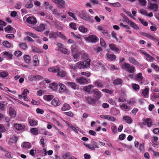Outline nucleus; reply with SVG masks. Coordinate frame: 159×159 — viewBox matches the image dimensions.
I'll return each mask as SVG.
<instances>
[{"label":"nucleus","instance_id":"obj_35","mask_svg":"<svg viewBox=\"0 0 159 159\" xmlns=\"http://www.w3.org/2000/svg\"><path fill=\"white\" fill-rule=\"evenodd\" d=\"M43 98L45 100L47 101H50L53 99V96L50 95H45L43 96Z\"/></svg>","mask_w":159,"mask_h":159},{"label":"nucleus","instance_id":"obj_1","mask_svg":"<svg viewBox=\"0 0 159 159\" xmlns=\"http://www.w3.org/2000/svg\"><path fill=\"white\" fill-rule=\"evenodd\" d=\"M76 14L86 21H88L91 23H93L94 22L93 19L90 17L84 10H82L81 12H76Z\"/></svg>","mask_w":159,"mask_h":159},{"label":"nucleus","instance_id":"obj_16","mask_svg":"<svg viewBox=\"0 0 159 159\" xmlns=\"http://www.w3.org/2000/svg\"><path fill=\"white\" fill-rule=\"evenodd\" d=\"M148 7L149 9L153 10L155 11H157L158 9V6L157 4L152 3L149 4Z\"/></svg>","mask_w":159,"mask_h":159},{"label":"nucleus","instance_id":"obj_9","mask_svg":"<svg viewBox=\"0 0 159 159\" xmlns=\"http://www.w3.org/2000/svg\"><path fill=\"white\" fill-rule=\"evenodd\" d=\"M26 21L27 23L35 25L37 23V20L33 16H29L26 19Z\"/></svg>","mask_w":159,"mask_h":159},{"label":"nucleus","instance_id":"obj_39","mask_svg":"<svg viewBox=\"0 0 159 159\" xmlns=\"http://www.w3.org/2000/svg\"><path fill=\"white\" fill-rule=\"evenodd\" d=\"M33 60L34 63V66H37L39 64V61L37 55H35L34 56Z\"/></svg>","mask_w":159,"mask_h":159},{"label":"nucleus","instance_id":"obj_42","mask_svg":"<svg viewBox=\"0 0 159 159\" xmlns=\"http://www.w3.org/2000/svg\"><path fill=\"white\" fill-rule=\"evenodd\" d=\"M8 75V72L7 71H3L0 72V77L4 78Z\"/></svg>","mask_w":159,"mask_h":159},{"label":"nucleus","instance_id":"obj_47","mask_svg":"<svg viewBox=\"0 0 159 159\" xmlns=\"http://www.w3.org/2000/svg\"><path fill=\"white\" fill-rule=\"evenodd\" d=\"M24 58L26 63H29L30 62L31 58L28 55H25L24 57Z\"/></svg>","mask_w":159,"mask_h":159},{"label":"nucleus","instance_id":"obj_57","mask_svg":"<svg viewBox=\"0 0 159 159\" xmlns=\"http://www.w3.org/2000/svg\"><path fill=\"white\" fill-rule=\"evenodd\" d=\"M3 102H2L0 103V110L2 111H4L6 106L5 105Z\"/></svg>","mask_w":159,"mask_h":159},{"label":"nucleus","instance_id":"obj_49","mask_svg":"<svg viewBox=\"0 0 159 159\" xmlns=\"http://www.w3.org/2000/svg\"><path fill=\"white\" fill-rule=\"evenodd\" d=\"M13 29V28L10 25L5 28L4 30L6 32L10 33L11 31Z\"/></svg>","mask_w":159,"mask_h":159},{"label":"nucleus","instance_id":"obj_17","mask_svg":"<svg viewBox=\"0 0 159 159\" xmlns=\"http://www.w3.org/2000/svg\"><path fill=\"white\" fill-rule=\"evenodd\" d=\"M14 127L17 130H22L25 128V125L17 123H15L14 124Z\"/></svg>","mask_w":159,"mask_h":159},{"label":"nucleus","instance_id":"obj_32","mask_svg":"<svg viewBox=\"0 0 159 159\" xmlns=\"http://www.w3.org/2000/svg\"><path fill=\"white\" fill-rule=\"evenodd\" d=\"M128 24L131 27L135 30H138L139 29V27L137 25L131 20L129 21V22Z\"/></svg>","mask_w":159,"mask_h":159},{"label":"nucleus","instance_id":"obj_41","mask_svg":"<svg viewBox=\"0 0 159 159\" xmlns=\"http://www.w3.org/2000/svg\"><path fill=\"white\" fill-rule=\"evenodd\" d=\"M33 6V2L31 0H29L25 4V7L28 8H32Z\"/></svg>","mask_w":159,"mask_h":159},{"label":"nucleus","instance_id":"obj_3","mask_svg":"<svg viewBox=\"0 0 159 159\" xmlns=\"http://www.w3.org/2000/svg\"><path fill=\"white\" fill-rule=\"evenodd\" d=\"M121 68L131 73H134L135 70V68L134 66H130L129 64L126 62H124L121 64Z\"/></svg>","mask_w":159,"mask_h":159},{"label":"nucleus","instance_id":"obj_34","mask_svg":"<svg viewBox=\"0 0 159 159\" xmlns=\"http://www.w3.org/2000/svg\"><path fill=\"white\" fill-rule=\"evenodd\" d=\"M123 81L120 78H117L113 82V84L115 85H120L122 84Z\"/></svg>","mask_w":159,"mask_h":159},{"label":"nucleus","instance_id":"obj_28","mask_svg":"<svg viewBox=\"0 0 159 159\" xmlns=\"http://www.w3.org/2000/svg\"><path fill=\"white\" fill-rule=\"evenodd\" d=\"M120 107L122 110L126 111H128L130 109V106H128L125 103H123L120 105Z\"/></svg>","mask_w":159,"mask_h":159},{"label":"nucleus","instance_id":"obj_24","mask_svg":"<svg viewBox=\"0 0 159 159\" xmlns=\"http://www.w3.org/2000/svg\"><path fill=\"white\" fill-rule=\"evenodd\" d=\"M123 118L126 123L130 124L132 122L133 120L130 117L125 116L123 117Z\"/></svg>","mask_w":159,"mask_h":159},{"label":"nucleus","instance_id":"obj_23","mask_svg":"<svg viewBox=\"0 0 159 159\" xmlns=\"http://www.w3.org/2000/svg\"><path fill=\"white\" fill-rule=\"evenodd\" d=\"M41 77V76L39 75H32L30 76L28 78V79L29 80H30L31 81H35L37 80L38 79H39V78Z\"/></svg>","mask_w":159,"mask_h":159},{"label":"nucleus","instance_id":"obj_6","mask_svg":"<svg viewBox=\"0 0 159 159\" xmlns=\"http://www.w3.org/2000/svg\"><path fill=\"white\" fill-rule=\"evenodd\" d=\"M84 38L85 39L92 43H96L98 39V37L94 35H89L88 37L84 36Z\"/></svg>","mask_w":159,"mask_h":159},{"label":"nucleus","instance_id":"obj_12","mask_svg":"<svg viewBox=\"0 0 159 159\" xmlns=\"http://www.w3.org/2000/svg\"><path fill=\"white\" fill-rule=\"evenodd\" d=\"M78 82L80 84H88V80L82 77H79L77 79Z\"/></svg>","mask_w":159,"mask_h":159},{"label":"nucleus","instance_id":"obj_44","mask_svg":"<svg viewBox=\"0 0 159 159\" xmlns=\"http://www.w3.org/2000/svg\"><path fill=\"white\" fill-rule=\"evenodd\" d=\"M146 60L148 61H153L154 59V58L153 57L148 54L146 56Z\"/></svg>","mask_w":159,"mask_h":159},{"label":"nucleus","instance_id":"obj_2","mask_svg":"<svg viewBox=\"0 0 159 159\" xmlns=\"http://www.w3.org/2000/svg\"><path fill=\"white\" fill-rule=\"evenodd\" d=\"M91 60L87 58L83 61H80L77 63L76 66L80 69L87 68L89 66Z\"/></svg>","mask_w":159,"mask_h":159},{"label":"nucleus","instance_id":"obj_53","mask_svg":"<svg viewBox=\"0 0 159 159\" xmlns=\"http://www.w3.org/2000/svg\"><path fill=\"white\" fill-rule=\"evenodd\" d=\"M71 49L72 52L73 53L77 51V47L75 44L72 45L71 47Z\"/></svg>","mask_w":159,"mask_h":159},{"label":"nucleus","instance_id":"obj_18","mask_svg":"<svg viewBox=\"0 0 159 159\" xmlns=\"http://www.w3.org/2000/svg\"><path fill=\"white\" fill-rule=\"evenodd\" d=\"M51 104L54 106H58L61 104L59 99L57 98H55L51 102Z\"/></svg>","mask_w":159,"mask_h":159},{"label":"nucleus","instance_id":"obj_31","mask_svg":"<svg viewBox=\"0 0 159 159\" xmlns=\"http://www.w3.org/2000/svg\"><path fill=\"white\" fill-rule=\"evenodd\" d=\"M32 51L34 52L39 53H41L43 52V50L42 49L36 48L35 46H33L32 47Z\"/></svg>","mask_w":159,"mask_h":159},{"label":"nucleus","instance_id":"obj_14","mask_svg":"<svg viewBox=\"0 0 159 159\" xmlns=\"http://www.w3.org/2000/svg\"><path fill=\"white\" fill-rule=\"evenodd\" d=\"M60 68L58 66H55L49 68L48 70L49 71L56 73L60 70Z\"/></svg>","mask_w":159,"mask_h":159},{"label":"nucleus","instance_id":"obj_36","mask_svg":"<svg viewBox=\"0 0 159 159\" xmlns=\"http://www.w3.org/2000/svg\"><path fill=\"white\" fill-rule=\"evenodd\" d=\"M36 30L39 32H41L45 29V25L43 24H40L36 28Z\"/></svg>","mask_w":159,"mask_h":159},{"label":"nucleus","instance_id":"obj_58","mask_svg":"<svg viewBox=\"0 0 159 159\" xmlns=\"http://www.w3.org/2000/svg\"><path fill=\"white\" fill-rule=\"evenodd\" d=\"M132 87L133 89L135 91H137L138 90H139L140 88L139 85L136 84H133Z\"/></svg>","mask_w":159,"mask_h":159},{"label":"nucleus","instance_id":"obj_63","mask_svg":"<svg viewBox=\"0 0 159 159\" xmlns=\"http://www.w3.org/2000/svg\"><path fill=\"white\" fill-rule=\"evenodd\" d=\"M68 14L70 16L72 17L75 20H76L77 19V18L74 13L70 11H68Z\"/></svg>","mask_w":159,"mask_h":159},{"label":"nucleus","instance_id":"obj_46","mask_svg":"<svg viewBox=\"0 0 159 159\" xmlns=\"http://www.w3.org/2000/svg\"><path fill=\"white\" fill-rule=\"evenodd\" d=\"M31 143L26 142H23V145L22 146L23 148H30L31 147Z\"/></svg>","mask_w":159,"mask_h":159},{"label":"nucleus","instance_id":"obj_55","mask_svg":"<svg viewBox=\"0 0 159 159\" xmlns=\"http://www.w3.org/2000/svg\"><path fill=\"white\" fill-rule=\"evenodd\" d=\"M95 84L96 86L97 87H100V88H102L103 86V85L100 82H99L97 80L95 82Z\"/></svg>","mask_w":159,"mask_h":159},{"label":"nucleus","instance_id":"obj_43","mask_svg":"<svg viewBox=\"0 0 159 159\" xmlns=\"http://www.w3.org/2000/svg\"><path fill=\"white\" fill-rule=\"evenodd\" d=\"M79 30L80 32L82 33H85L88 31L87 29L82 25L79 27Z\"/></svg>","mask_w":159,"mask_h":159},{"label":"nucleus","instance_id":"obj_37","mask_svg":"<svg viewBox=\"0 0 159 159\" xmlns=\"http://www.w3.org/2000/svg\"><path fill=\"white\" fill-rule=\"evenodd\" d=\"M152 138L153 139L152 140V142L153 143L152 145L154 147H155L158 144L157 142L158 139L156 137H153Z\"/></svg>","mask_w":159,"mask_h":159},{"label":"nucleus","instance_id":"obj_15","mask_svg":"<svg viewBox=\"0 0 159 159\" xmlns=\"http://www.w3.org/2000/svg\"><path fill=\"white\" fill-rule=\"evenodd\" d=\"M109 47L111 49L112 51L116 52L118 53L120 52V51H119V48L115 44L113 43L110 44L109 45Z\"/></svg>","mask_w":159,"mask_h":159},{"label":"nucleus","instance_id":"obj_60","mask_svg":"<svg viewBox=\"0 0 159 159\" xmlns=\"http://www.w3.org/2000/svg\"><path fill=\"white\" fill-rule=\"evenodd\" d=\"M70 26L72 29L76 30L77 29L76 28V24L75 23L71 22L70 24Z\"/></svg>","mask_w":159,"mask_h":159},{"label":"nucleus","instance_id":"obj_21","mask_svg":"<svg viewBox=\"0 0 159 159\" xmlns=\"http://www.w3.org/2000/svg\"><path fill=\"white\" fill-rule=\"evenodd\" d=\"M129 62L135 66L139 65V62L133 57H130L129 58Z\"/></svg>","mask_w":159,"mask_h":159},{"label":"nucleus","instance_id":"obj_25","mask_svg":"<svg viewBox=\"0 0 159 159\" xmlns=\"http://www.w3.org/2000/svg\"><path fill=\"white\" fill-rule=\"evenodd\" d=\"M66 84L67 86L71 88L74 89H76L77 85L74 82H67Z\"/></svg>","mask_w":159,"mask_h":159},{"label":"nucleus","instance_id":"obj_27","mask_svg":"<svg viewBox=\"0 0 159 159\" xmlns=\"http://www.w3.org/2000/svg\"><path fill=\"white\" fill-rule=\"evenodd\" d=\"M93 92L96 95V97L97 99H99L101 97V93L98 89H93Z\"/></svg>","mask_w":159,"mask_h":159},{"label":"nucleus","instance_id":"obj_19","mask_svg":"<svg viewBox=\"0 0 159 159\" xmlns=\"http://www.w3.org/2000/svg\"><path fill=\"white\" fill-rule=\"evenodd\" d=\"M107 56V59L109 61H112L116 60V57L115 55L114 54H110L108 53L106 54Z\"/></svg>","mask_w":159,"mask_h":159},{"label":"nucleus","instance_id":"obj_50","mask_svg":"<svg viewBox=\"0 0 159 159\" xmlns=\"http://www.w3.org/2000/svg\"><path fill=\"white\" fill-rule=\"evenodd\" d=\"M3 45L7 48H9L11 47V44L7 41H5L2 42Z\"/></svg>","mask_w":159,"mask_h":159},{"label":"nucleus","instance_id":"obj_8","mask_svg":"<svg viewBox=\"0 0 159 159\" xmlns=\"http://www.w3.org/2000/svg\"><path fill=\"white\" fill-rule=\"evenodd\" d=\"M2 56L7 59H11L13 58V55L7 52H2Z\"/></svg>","mask_w":159,"mask_h":159},{"label":"nucleus","instance_id":"obj_11","mask_svg":"<svg viewBox=\"0 0 159 159\" xmlns=\"http://www.w3.org/2000/svg\"><path fill=\"white\" fill-rule=\"evenodd\" d=\"M98 29L101 31L102 33V34L107 38H109V36L108 35V33L107 30H104L102 29V27L100 26H99L98 27Z\"/></svg>","mask_w":159,"mask_h":159},{"label":"nucleus","instance_id":"obj_45","mask_svg":"<svg viewBox=\"0 0 159 159\" xmlns=\"http://www.w3.org/2000/svg\"><path fill=\"white\" fill-rule=\"evenodd\" d=\"M56 34L59 37L61 38L64 40H67L66 36L63 34L61 32H57Z\"/></svg>","mask_w":159,"mask_h":159},{"label":"nucleus","instance_id":"obj_10","mask_svg":"<svg viewBox=\"0 0 159 159\" xmlns=\"http://www.w3.org/2000/svg\"><path fill=\"white\" fill-rule=\"evenodd\" d=\"M142 91V95L144 98L148 97L149 89L148 87H145L144 89L141 90Z\"/></svg>","mask_w":159,"mask_h":159},{"label":"nucleus","instance_id":"obj_7","mask_svg":"<svg viewBox=\"0 0 159 159\" xmlns=\"http://www.w3.org/2000/svg\"><path fill=\"white\" fill-rule=\"evenodd\" d=\"M52 1L57 4L59 7L64 8L65 7V2L63 0H52Z\"/></svg>","mask_w":159,"mask_h":159},{"label":"nucleus","instance_id":"obj_52","mask_svg":"<svg viewBox=\"0 0 159 159\" xmlns=\"http://www.w3.org/2000/svg\"><path fill=\"white\" fill-rule=\"evenodd\" d=\"M152 67L156 71H158L159 70V67L155 63H152L151 65Z\"/></svg>","mask_w":159,"mask_h":159},{"label":"nucleus","instance_id":"obj_48","mask_svg":"<svg viewBox=\"0 0 159 159\" xmlns=\"http://www.w3.org/2000/svg\"><path fill=\"white\" fill-rule=\"evenodd\" d=\"M6 25L4 21L0 20V30L3 31V27Z\"/></svg>","mask_w":159,"mask_h":159},{"label":"nucleus","instance_id":"obj_20","mask_svg":"<svg viewBox=\"0 0 159 159\" xmlns=\"http://www.w3.org/2000/svg\"><path fill=\"white\" fill-rule=\"evenodd\" d=\"M9 114L12 118H14L16 116V113L15 111L11 107L9 108Z\"/></svg>","mask_w":159,"mask_h":159},{"label":"nucleus","instance_id":"obj_29","mask_svg":"<svg viewBox=\"0 0 159 159\" xmlns=\"http://www.w3.org/2000/svg\"><path fill=\"white\" fill-rule=\"evenodd\" d=\"M66 72L65 71L61 70L58 72L57 75L58 76H60L61 77H64L66 75Z\"/></svg>","mask_w":159,"mask_h":159},{"label":"nucleus","instance_id":"obj_33","mask_svg":"<svg viewBox=\"0 0 159 159\" xmlns=\"http://www.w3.org/2000/svg\"><path fill=\"white\" fill-rule=\"evenodd\" d=\"M29 123L30 125L32 126H36L38 124L37 121L35 119H29Z\"/></svg>","mask_w":159,"mask_h":159},{"label":"nucleus","instance_id":"obj_64","mask_svg":"<svg viewBox=\"0 0 159 159\" xmlns=\"http://www.w3.org/2000/svg\"><path fill=\"white\" fill-rule=\"evenodd\" d=\"M139 3L142 6H145L146 5V0H138Z\"/></svg>","mask_w":159,"mask_h":159},{"label":"nucleus","instance_id":"obj_5","mask_svg":"<svg viewBox=\"0 0 159 159\" xmlns=\"http://www.w3.org/2000/svg\"><path fill=\"white\" fill-rule=\"evenodd\" d=\"M58 85L60 87L58 90L60 93H69L70 91L69 90L66 88V87L64 84L61 83H59Z\"/></svg>","mask_w":159,"mask_h":159},{"label":"nucleus","instance_id":"obj_40","mask_svg":"<svg viewBox=\"0 0 159 159\" xmlns=\"http://www.w3.org/2000/svg\"><path fill=\"white\" fill-rule=\"evenodd\" d=\"M30 131L31 133L33 135H37L38 134V130L37 128H32L30 129Z\"/></svg>","mask_w":159,"mask_h":159},{"label":"nucleus","instance_id":"obj_30","mask_svg":"<svg viewBox=\"0 0 159 159\" xmlns=\"http://www.w3.org/2000/svg\"><path fill=\"white\" fill-rule=\"evenodd\" d=\"M93 87V86L92 85H88L87 86H84L83 88V90L88 93H90V90Z\"/></svg>","mask_w":159,"mask_h":159},{"label":"nucleus","instance_id":"obj_56","mask_svg":"<svg viewBox=\"0 0 159 159\" xmlns=\"http://www.w3.org/2000/svg\"><path fill=\"white\" fill-rule=\"evenodd\" d=\"M49 37L50 38H56V35L55 33L51 32L49 34Z\"/></svg>","mask_w":159,"mask_h":159},{"label":"nucleus","instance_id":"obj_61","mask_svg":"<svg viewBox=\"0 0 159 159\" xmlns=\"http://www.w3.org/2000/svg\"><path fill=\"white\" fill-rule=\"evenodd\" d=\"M6 37L8 39H12L15 38L14 35L12 34H8L6 35Z\"/></svg>","mask_w":159,"mask_h":159},{"label":"nucleus","instance_id":"obj_13","mask_svg":"<svg viewBox=\"0 0 159 159\" xmlns=\"http://www.w3.org/2000/svg\"><path fill=\"white\" fill-rule=\"evenodd\" d=\"M143 120V125H147L148 127H150L152 125L151 120L149 118L144 119Z\"/></svg>","mask_w":159,"mask_h":159},{"label":"nucleus","instance_id":"obj_4","mask_svg":"<svg viewBox=\"0 0 159 159\" xmlns=\"http://www.w3.org/2000/svg\"><path fill=\"white\" fill-rule=\"evenodd\" d=\"M85 101L88 104L95 106L97 105V100L94 98H93L91 97L88 96L85 98Z\"/></svg>","mask_w":159,"mask_h":159},{"label":"nucleus","instance_id":"obj_38","mask_svg":"<svg viewBox=\"0 0 159 159\" xmlns=\"http://www.w3.org/2000/svg\"><path fill=\"white\" fill-rule=\"evenodd\" d=\"M136 80L139 81H141L142 80L143 78V77L142 76V74L141 73H139L135 75Z\"/></svg>","mask_w":159,"mask_h":159},{"label":"nucleus","instance_id":"obj_22","mask_svg":"<svg viewBox=\"0 0 159 159\" xmlns=\"http://www.w3.org/2000/svg\"><path fill=\"white\" fill-rule=\"evenodd\" d=\"M58 85L57 83L53 82L49 84V87L54 91H57Z\"/></svg>","mask_w":159,"mask_h":159},{"label":"nucleus","instance_id":"obj_54","mask_svg":"<svg viewBox=\"0 0 159 159\" xmlns=\"http://www.w3.org/2000/svg\"><path fill=\"white\" fill-rule=\"evenodd\" d=\"M138 19L144 26H146L148 25V22L145 21L144 20L140 18H138Z\"/></svg>","mask_w":159,"mask_h":159},{"label":"nucleus","instance_id":"obj_59","mask_svg":"<svg viewBox=\"0 0 159 159\" xmlns=\"http://www.w3.org/2000/svg\"><path fill=\"white\" fill-rule=\"evenodd\" d=\"M19 45L20 48L23 49H25L27 48V45L25 43H21L19 44Z\"/></svg>","mask_w":159,"mask_h":159},{"label":"nucleus","instance_id":"obj_62","mask_svg":"<svg viewBox=\"0 0 159 159\" xmlns=\"http://www.w3.org/2000/svg\"><path fill=\"white\" fill-rule=\"evenodd\" d=\"M109 102L113 105H115L116 104V102L113 99H110L108 100Z\"/></svg>","mask_w":159,"mask_h":159},{"label":"nucleus","instance_id":"obj_26","mask_svg":"<svg viewBox=\"0 0 159 159\" xmlns=\"http://www.w3.org/2000/svg\"><path fill=\"white\" fill-rule=\"evenodd\" d=\"M70 108V105L66 103L64 104L63 106L61 107V110L62 111H65L66 110H69Z\"/></svg>","mask_w":159,"mask_h":159},{"label":"nucleus","instance_id":"obj_51","mask_svg":"<svg viewBox=\"0 0 159 159\" xmlns=\"http://www.w3.org/2000/svg\"><path fill=\"white\" fill-rule=\"evenodd\" d=\"M107 120L112 122L115 121L116 119L114 117L110 115H107Z\"/></svg>","mask_w":159,"mask_h":159}]
</instances>
